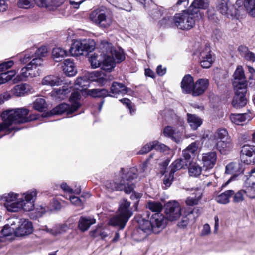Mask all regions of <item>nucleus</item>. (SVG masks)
Here are the masks:
<instances>
[{"mask_svg":"<svg viewBox=\"0 0 255 255\" xmlns=\"http://www.w3.org/2000/svg\"><path fill=\"white\" fill-rule=\"evenodd\" d=\"M246 195L250 198H255V183H253L251 186L245 190Z\"/></svg>","mask_w":255,"mask_h":255,"instance_id":"nucleus-60","label":"nucleus"},{"mask_svg":"<svg viewBox=\"0 0 255 255\" xmlns=\"http://www.w3.org/2000/svg\"><path fill=\"white\" fill-rule=\"evenodd\" d=\"M181 206L177 201L168 202L165 210L166 219L171 221L177 220L181 215Z\"/></svg>","mask_w":255,"mask_h":255,"instance_id":"nucleus-9","label":"nucleus"},{"mask_svg":"<svg viewBox=\"0 0 255 255\" xmlns=\"http://www.w3.org/2000/svg\"><path fill=\"white\" fill-rule=\"evenodd\" d=\"M247 87L234 88L235 95L232 101V105L236 108L243 107L247 104V100L245 97L247 92Z\"/></svg>","mask_w":255,"mask_h":255,"instance_id":"nucleus-12","label":"nucleus"},{"mask_svg":"<svg viewBox=\"0 0 255 255\" xmlns=\"http://www.w3.org/2000/svg\"><path fill=\"white\" fill-rule=\"evenodd\" d=\"M238 51L241 56L243 57L246 60L253 62L255 61V54L249 51L248 47L246 46H240L238 48Z\"/></svg>","mask_w":255,"mask_h":255,"instance_id":"nucleus-33","label":"nucleus"},{"mask_svg":"<svg viewBox=\"0 0 255 255\" xmlns=\"http://www.w3.org/2000/svg\"><path fill=\"white\" fill-rule=\"evenodd\" d=\"M209 5V0H194L188 9L190 12L197 15L199 9H205L208 7Z\"/></svg>","mask_w":255,"mask_h":255,"instance_id":"nucleus-24","label":"nucleus"},{"mask_svg":"<svg viewBox=\"0 0 255 255\" xmlns=\"http://www.w3.org/2000/svg\"><path fill=\"white\" fill-rule=\"evenodd\" d=\"M194 79L190 75H186L181 83V87L183 93L186 94H192L194 88Z\"/></svg>","mask_w":255,"mask_h":255,"instance_id":"nucleus-22","label":"nucleus"},{"mask_svg":"<svg viewBox=\"0 0 255 255\" xmlns=\"http://www.w3.org/2000/svg\"><path fill=\"white\" fill-rule=\"evenodd\" d=\"M102 54L100 56L92 55L89 62L93 68L101 66V69L107 71H111L115 66L116 61L121 62L125 59V55L121 49H114L112 44L106 41L100 44Z\"/></svg>","mask_w":255,"mask_h":255,"instance_id":"nucleus-1","label":"nucleus"},{"mask_svg":"<svg viewBox=\"0 0 255 255\" xmlns=\"http://www.w3.org/2000/svg\"><path fill=\"white\" fill-rule=\"evenodd\" d=\"M188 172L190 176L197 177L201 173L202 167L196 163H190L188 167Z\"/></svg>","mask_w":255,"mask_h":255,"instance_id":"nucleus-45","label":"nucleus"},{"mask_svg":"<svg viewBox=\"0 0 255 255\" xmlns=\"http://www.w3.org/2000/svg\"><path fill=\"white\" fill-rule=\"evenodd\" d=\"M244 7L248 14L253 17H255V0H244Z\"/></svg>","mask_w":255,"mask_h":255,"instance_id":"nucleus-44","label":"nucleus"},{"mask_svg":"<svg viewBox=\"0 0 255 255\" xmlns=\"http://www.w3.org/2000/svg\"><path fill=\"white\" fill-rule=\"evenodd\" d=\"M234 81L233 85L234 88L247 87V80L246 79L243 67L239 66L237 67L234 74Z\"/></svg>","mask_w":255,"mask_h":255,"instance_id":"nucleus-13","label":"nucleus"},{"mask_svg":"<svg viewBox=\"0 0 255 255\" xmlns=\"http://www.w3.org/2000/svg\"><path fill=\"white\" fill-rule=\"evenodd\" d=\"M150 219L153 228L154 232L157 233L158 232L156 231V228L163 229L165 226L167 219L160 213L153 214Z\"/></svg>","mask_w":255,"mask_h":255,"instance_id":"nucleus-18","label":"nucleus"},{"mask_svg":"<svg viewBox=\"0 0 255 255\" xmlns=\"http://www.w3.org/2000/svg\"><path fill=\"white\" fill-rule=\"evenodd\" d=\"M33 92V88L26 83L17 85L11 90L12 93L17 97L24 96Z\"/></svg>","mask_w":255,"mask_h":255,"instance_id":"nucleus-19","label":"nucleus"},{"mask_svg":"<svg viewBox=\"0 0 255 255\" xmlns=\"http://www.w3.org/2000/svg\"><path fill=\"white\" fill-rule=\"evenodd\" d=\"M33 231V227L31 222L24 219L18 228L14 231L16 236H23L31 233Z\"/></svg>","mask_w":255,"mask_h":255,"instance_id":"nucleus-21","label":"nucleus"},{"mask_svg":"<svg viewBox=\"0 0 255 255\" xmlns=\"http://www.w3.org/2000/svg\"><path fill=\"white\" fill-rule=\"evenodd\" d=\"M153 149H155L157 150H160L161 151H165L168 149V147L164 144H159L157 141H154L152 142L149 143V144H146L140 150L139 153L140 154H146Z\"/></svg>","mask_w":255,"mask_h":255,"instance_id":"nucleus-25","label":"nucleus"},{"mask_svg":"<svg viewBox=\"0 0 255 255\" xmlns=\"http://www.w3.org/2000/svg\"><path fill=\"white\" fill-rule=\"evenodd\" d=\"M152 231L153 232V228L150 220L143 221L137 230L140 234H142L143 239L146 238L149 233Z\"/></svg>","mask_w":255,"mask_h":255,"instance_id":"nucleus-32","label":"nucleus"},{"mask_svg":"<svg viewBox=\"0 0 255 255\" xmlns=\"http://www.w3.org/2000/svg\"><path fill=\"white\" fill-rule=\"evenodd\" d=\"M80 93L78 91L73 92L69 98L70 101L72 103L71 106L74 110L76 111L80 107V104L78 102V100L80 98Z\"/></svg>","mask_w":255,"mask_h":255,"instance_id":"nucleus-49","label":"nucleus"},{"mask_svg":"<svg viewBox=\"0 0 255 255\" xmlns=\"http://www.w3.org/2000/svg\"><path fill=\"white\" fill-rule=\"evenodd\" d=\"M217 149L221 154H226L233 147V144L231 138L217 141L216 142Z\"/></svg>","mask_w":255,"mask_h":255,"instance_id":"nucleus-27","label":"nucleus"},{"mask_svg":"<svg viewBox=\"0 0 255 255\" xmlns=\"http://www.w3.org/2000/svg\"><path fill=\"white\" fill-rule=\"evenodd\" d=\"M90 75L92 81H96L101 85H104L107 82L105 75L102 71L93 72Z\"/></svg>","mask_w":255,"mask_h":255,"instance_id":"nucleus-43","label":"nucleus"},{"mask_svg":"<svg viewBox=\"0 0 255 255\" xmlns=\"http://www.w3.org/2000/svg\"><path fill=\"white\" fill-rule=\"evenodd\" d=\"M13 64V61L11 60L0 64V72L11 67Z\"/></svg>","mask_w":255,"mask_h":255,"instance_id":"nucleus-62","label":"nucleus"},{"mask_svg":"<svg viewBox=\"0 0 255 255\" xmlns=\"http://www.w3.org/2000/svg\"><path fill=\"white\" fill-rule=\"evenodd\" d=\"M15 229L11 226L6 225L3 227V228L1 230L2 235L4 236H8L12 235L13 233L14 234Z\"/></svg>","mask_w":255,"mask_h":255,"instance_id":"nucleus-59","label":"nucleus"},{"mask_svg":"<svg viewBox=\"0 0 255 255\" xmlns=\"http://www.w3.org/2000/svg\"><path fill=\"white\" fill-rule=\"evenodd\" d=\"M147 208L152 212L160 213L163 208L162 204L159 201H149L146 205Z\"/></svg>","mask_w":255,"mask_h":255,"instance_id":"nucleus-46","label":"nucleus"},{"mask_svg":"<svg viewBox=\"0 0 255 255\" xmlns=\"http://www.w3.org/2000/svg\"><path fill=\"white\" fill-rule=\"evenodd\" d=\"M132 215L130 202L127 199H123L119 202L118 213L110 219L109 224L113 226H118L120 229H123Z\"/></svg>","mask_w":255,"mask_h":255,"instance_id":"nucleus-4","label":"nucleus"},{"mask_svg":"<svg viewBox=\"0 0 255 255\" xmlns=\"http://www.w3.org/2000/svg\"><path fill=\"white\" fill-rule=\"evenodd\" d=\"M241 165L240 163L237 162H233L228 164L226 167V173L228 174H233V176L227 181L224 184H223L222 187L226 186L229 184L230 181L232 180L235 176H237L242 172Z\"/></svg>","mask_w":255,"mask_h":255,"instance_id":"nucleus-20","label":"nucleus"},{"mask_svg":"<svg viewBox=\"0 0 255 255\" xmlns=\"http://www.w3.org/2000/svg\"><path fill=\"white\" fill-rule=\"evenodd\" d=\"M241 159L244 163L250 164L255 163V146L244 145L241 150Z\"/></svg>","mask_w":255,"mask_h":255,"instance_id":"nucleus-11","label":"nucleus"},{"mask_svg":"<svg viewBox=\"0 0 255 255\" xmlns=\"http://www.w3.org/2000/svg\"><path fill=\"white\" fill-rule=\"evenodd\" d=\"M198 149V146L196 142H193L189 145L183 152V156L185 160H189L192 156L194 155L195 152Z\"/></svg>","mask_w":255,"mask_h":255,"instance_id":"nucleus-38","label":"nucleus"},{"mask_svg":"<svg viewBox=\"0 0 255 255\" xmlns=\"http://www.w3.org/2000/svg\"><path fill=\"white\" fill-rule=\"evenodd\" d=\"M70 91L71 90L68 88L67 86L64 85L62 88H55L52 92L55 96H57L60 99H63L65 95L69 93Z\"/></svg>","mask_w":255,"mask_h":255,"instance_id":"nucleus-48","label":"nucleus"},{"mask_svg":"<svg viewBox=\"0 0 255 255\" xmlns=\"http://www.w3.org/2000/svg\"><path fill=\"white\" fill-rule=\"evenodd\" d=\"M95 223L96 219L92 217L81 216L78 221V227L82 232H85Z\"/></svg>","mask_w":255,"mask_h":255,"instance_id":"nucleus-26","label":"nucleus"},{"mask_svg":"<svg viewBox=\"0 0 255 255\" xmlns=\"http://www.w3.org/2000/svg\"><path fill=\"white\" fill-rule=\"evenodd\" d=\"M191 191L190 196L186 199V203L189 206L197 205L202 198L203 190L201 188H196Z\"/></svg>","mask_w":255,"mask_h":255,"instance_id":"nucleus-23","label":"nucleus"},{"mask_svg":"<svg viewBox=\"0 0 255 255\" xmlns=\"http://www.w3.org/2000/svg\"><path fill=\"white\" fill-rule=\"evenodd\" d=\"M46 101L42 98H37L33 104L34 108L39 111H42L46 108Z\"/></svg>","mask_w":255,"mask_h":255,"instance_id":"nucleus-55","label":"nucleus"},{"mask_svg":"<svg viewBox=\"0 0 255 255\" xmlns=\"http://www.w3.org/2000/svg\"><path fill=\"white\" fill-rule=\"evenodd\" d=\"M127 184L124 180H121L120 178L116 179L115 181H107L105 183L106 188L110 191H122L124 190L126 193H130L134 189L135 185L134 184H129V183Z\"/></svg>","mask_w":255,"mask_h":255,"instance_id":"nucleus-7","label":"nucleus"},{"mask_svg":"<svg viewBox=\"0 0 255 255\" xmlns=\"http://www.w3.org/2000/svg\"><path fill=\"white\" fill-rule=\"evenodd\" d=\"M34 0H19L17 5L20 8H30L34 5Z\"/></svg>","mask_w":255,"mask_h":255,"instance_id":"nucleus-56","label":"nucleus"},{"mask_svg":"<svg viewBox=\"0 0 255 255\" xmlns=\"http://www.w3.org/2000/svg\"><path fill=\"white\" fill-rule=\"evenodd\" d=\"M189 218L187 216H183L181 220L178 223V226L180 228H185L189 223Z\"/></svg>","mask_w":255,"mask_h":255,"instance_id":"nucleus-63","label":"nucleus"},{"mask_svg":"<svg viewBox=\"0 0 255 255\" xmlns=\"http://www.w3.org/2000/svg\"><path fill=\"white\" fill-rule=\"evenodd\" d=\"M87 94L95 98H101L111 96L108 90L105 89H93L88 90Z\"/></svg>","mask_w":255,"mask_h":255,"instance_id":"nucleus-41","label":"nucleus"},{"mask_svg":"<svg viewBox=\"0 0 255 255\" xmlns=\"http://www.w3.org/2000/svg\"><path fill=\"white\" fill-rule=\"evenodd\" d=\"M34 1L38 6L46 8L49 10H53L56 7L54 0H34Z\"/></svg>","mask_w":255,"mask_h":255,"instance_id":"nucleus-42","label":"nucleus"},{"mask_svg":"<svg viewBox=\"0 0 255 255\" xmlns=\"http://www.w3.org/2000/svg\"><path fill=\"white\" fill-rule=\"evenodd\" d=\"M217 160V154L215 152H210L202 154V161L203 169L207 171L212 169Z\"/></svg>","mask_w":255,"mask_h":255,"instance_id":"nucleus-15","label":"nucleus"},{"mask_svg":"<svg viewBox=\"0 0 255 255\" xmlns=\"http://www.w3.org/2000/svg\"><path fill=\"white\" fill-rule=\"evenodd\" d=\"M29 69L27 68V65L26 67L23 68L21 70L20 74L17 75L13 80L14 83H17L20 81L25 80V79L29 77L28 76Z\"/></svg>","mask_w":255,"mask_h":255,"instance_id":"nucleus-51","label":"nucleus"},{"mask_svg":"<svg viewBox=\"0 0 255 255\" xmlns=\"http://www.w3.org/2000/svg\"><path fill=\"white\" fill-rule=\"evenodd\" d=\"M188 165L187 160L182 159H178L176 160L174 162L172 163L171 167V172H173V173L177 170H179L185 166H187Z\"/></svg>","mask_w":255,"mask_h":255,"instance_id":"nucleus-47","label":"nucleus"},{"mask_svg":"<svg viewBox=\"0 0 255 255\" xmlns=\"http://www.w3.org/2000/svg\"><path fill=\"white\" fill-rule=\"evenodd\" d=\"M174 178V173L173 172H170L168 174H165L163 179V184L165 185V188L171 186Z\"/></svg>","mask_w":255,"mask_h":255,"instance_id":"nucleus-58","label":"nucleus"},{"mask_svg":"<svg viewBox=\"0 0 255 255\" xmlns=\"http://www.w3.org/2000/svg\"><path fill=\"white\" fill-rule=\"evenodd\" d=\"M213 137L217 141L230 138L227 131L225 129H218L213 135Z\"/></svg>","mask_w":255,"mask_h":255,"instance_id":"nucleus-50","label":"nucleus"},{"mask_svg":"<svg viewBox=\"0 0 255 255\" xmlns=\"http://www.w3.org/2000/svg\"><path fill=\"white\" fill-rule=\"evenodd\" d=\"M234 194V191L232 190L225 191L216 197V201L220 204H228L230 202V198L233 196Z\"/></svg>","mask_w":255,"mask_h":255,"instance_id":"nucleus-36","label":"nucleus"},{"mask_svg":"<svg viewBox=\"0 0 255 255\" xmlns=\"http://www.w3.org/2000/svg\"><path fill=\"white\" fill-rule=\"evenodd\" d=\"M175 133V130L171 126H167L164 129L163 134L165 136L173 138Z\"/></svg>","mask_w":255,"mask_h":255,"instance_id":"nucleus-61","label":"nucleus"},{"mask_svg":"<svg viewBox=\"0 0 255 255\" xmlns=\"http://www.w3.org/2000/svg\"><path fill=\"white\" fill-rule=\"evenodd\" d=\"M216 9L227 18L233 17L236 15V10L229 0H217Z\"/></svg>","mask_w":255,"mask_h":255,"instance_id":"nucleus-10","label":"nucleus"},{"mask_svg":"<svg viewBox=\"0 0 255 255\" xmlns=\"http://www.w3.org/2000/svg\"><path fill=\"white\" fill-rule=\"evenodd\" d=\"M24 200L19 201L17 199V194L9 193L7 195L0 197L5 202L4 207L9 212H18L22 209L25 211H30L34 208V201L36 199L37 192L35 190L28 191L24 194Z\"/></svg>","mask_w":255,"mask_h":255,"instance_id":"nucleus-2","label":"nucleus"},{"mask_svg":"<svg viewBox=\"0 0 255 255\" xmlns=\"http://www.w3.org/2000/svg\"><path fill=\"white\" fill-rule=\"evenodd\" d=\"M89 81L86 77H79L75 81V85L81 88V91L86 90L89 86Z\"/></svg>","mask_w":255,"mask_h":255,"instance_id":"nucleus-53","label":"nucleus"},{"mask_svg":"<svg viewBox=\"0 0 255 255\" xmlns=\"http://www.w3.org/2000/svg\"><path fill=\"white\" fill-rule=\"evenodd\" d=\"M75 111L72 107L66 103H62L59 104L51 111V113L53 115H60L64 112H66L67 115L70 114Z\"/></svg>","mask_w":255,"mask_h":255,"instance_id":"nucleus-30","label":"nucleus"},{"mask_svg":"<svg viewBox=\"0 0 255 255\" xmlns=\"http://www.w3.org/2000/svg\"><path fill=\"white\" fill-rule=\"evenodd\" d=\"M90 20L96 24L103 28L109 27L112 23L110 17H107L103 11L97 9L90 15Z\"/></svg>","mask_w":255,"mask_h":255,"instance_id":"nucleus-8","label":"nucleus"},{"mask_svg":"<svg viewBox=\"0 0 255 255\" xmlns=\"http://www.w3.org/2000/svg\"><path fill=\"white\" fill-rule=\"evenodd\" d=\"M47 48L45 46H42L35 51L27 52L24 57L20 59V61L22 63H26L33 58H39L42 60V58L45 57L47 55Z\"/></svg>","mask_w":255,"mask_h":255,"instance_id":"nucleus-14","label":"nucleus"},{"mask_svg":"<svg viewBox=\"0 0 255 255\" xmlns=\"http://www.w3.org/2000/svg\"><path fill=\"white\" fill-rule=\"evenodd\" d=\"M245 195H246V192L244 190H240L236 193H234L233 197V202L236 204L242 202L245 199Z\"/></svg>","mask_w":255,"mask_h":255,"instance_id":"nucleus-52","label":"nucleus"},{"mask_svg":"<svg viewBox=\"0 0 255 255\" xmlns=\"http://www.w3.org/2000/svg\"><path fill=\"white\" fill-rule=\"evenodd\" d=\"M121 176V180H124L126 184L129 183V184H133L132 180L137 177V170L135 167L130 168L123 169L122 168L120 171ZM128 186V185H127Z\"/></svg>","mask_w":255,"mask_h":255,"instance_id":"nucleus-17","label":"nucleus"},{"mask_svg":"<svg viewBox=\"0 0 255 255\" xmlns=\"http://www.w3.org/2000/svg\"><path fill=\"white\" fill-rule=\"evenodd\" d=\"M42 60L39 58H33L28 64L27 68L29 69L28 76L33 78L39 75L38 66L41 65Z\"/></svg>","mask_w":255,"mask_h":255,"instance_id":"nucleus-29","label":"nucleus"},{"mask_svg":"<svg viewBox=\"0 0 255 255\" xmlns=\"http://www.w3.org/2000/svg\"><path fill=\"white\" fill-rule=\"evenodd\" d=\"M209 80L207 79L201 78L194 83L192 96H199L202 95L207 89L209 86Z\"/></svg>","mask_w":255,"mask_h":255,"instance_id":"nucleus-16","label":"nucleus"},{"mask_svg":"<svg viewBox=\"0 0 255 255\" xmlns=\"http://www.w3.org/2000/svg\"><path fill=\"white\" fill-rule=\"evenodd\" d=\"M43 85L47 86H58L63 84V81L59 77L54 75H49L45 76L41 81Z\"/></svg>","mask_w":255,"mask_h":255,"instance_id":"nucleus-28","label":"nucleus"},{"mask_svg":"<svg viewBox=\"0 0 255 255\" xmlns=\"http://www.w3.org/2000/svg\"><path fill=\"white\" fill-rule=\"evenodd\" d=\"M95 43L92 39L76 40L69 50L73 56H78L83 54L84 51L91 52L95 49Z\"/></svg>","mask_w":255,"mask_h":255,"instance_id":"nucleus-6","label":"nucleus"},{"mask_svg":"<svg viewBox=\"0 0 255 255\" xmlns=\"http://www.w3.org/2000/svg\"><path fill=\"white\" fill-rule=\"evenodd\" d=\"M195 14L189 11H183L174 16L175 26L181 30H189L193 27L195 24Z\"/></svg>","mask_w":255,"mask_h":255,"instance_id":"nucleus-5","label":"nucleus"},{"mask_svg":"<svg viewBox=\"0 0 255 255\" xmlns=\"http://www.w3.org/2000/svg\"><path fill=\"white\" fill-rule=\"evenodd\" d=\"M29 110L24 108L10 109L5 111L1 115L3 121L9 127L13 123H26L36 119L35 116H28Z\"/></svg>","mask_w":255,"mask_h":255,"instance_id":"nucleus-3","label":"nucleus"},{"mask_svg":"<svg viewBox=\"0 0 255 255\" xmlns=\"http://www.w3.org/2000/svg\"><path fill=\"white\" fill-rule=\"evenodd\" d=\"M63 68L65 74L69 76H73L76 73L74 63L70 59H67L64 61Z\"/></svg>","mask_w":255,"mask_h":255,"instance_id":"nucleus-37","label":"nucleus"},{"mask_svg":"<svg viewBox=\"0 0 255 255\" xmlns=\"http://www.w3.org/2000/svg\"><path fill=\"white\" fill-rule=\"evenodd\" d=\"M128 92V89L123 84L114 82L110 89V92L113 94H125Z\"/></svg>","mask_w":255,"mask_h":255,"instance_id":"nucleus-35","label":"nucleus"},{"mask_svg":"<svg viewBox=\"0 0 255 255\" xmlns=\"http://www.w3.org/2000/svg\"><path fill=\"white\" fill-rule=\"evenodd\" d=\"M68 229L67 225H59L51 230L52 234L57 235L59 234H62L65 232Z\"/></svg>","mask_w":255,"mask_h":255,"instance_id":"nucleus-57","label":"nucleus"},{"mask_svg":"<svg viewBox=\"0 0 255 255\" xmlns=\"http://www.w3.org/2000/svg\"><path fill=\"white\" fill-rule=\"evenodd\" d=\"M70 200L71 202L76 206H82V202L80 198L76 196H70Z\"/></svg>","mask_w":255,"mask_h":255,"instance_id":"nucleus-64","label":"nucleus"},{"mask_svg":"<svg viewBox=\"0 0 255 255\" xmlns=\"http://www.w3.org/2000/svg\"><path fill=\"white\" fill-rule=\"evenodd\" d=\"M187 116L188 122L193 130H196L202 125V120L197 115L188 113Z\"/></svg>","mask_w":255,"mask_h":255,"instance_id":"nucleus-31","label":"nucleus"},{"mask_svg":"<svg viewBox=\"0 0 255 255\" xmlns=\"http://www.w3.org/2000/svg\"><path fill=\"white\" fill-rule=\"evenodd\" d=\"M202 57L200 64L201 66L204 68H208L213 62V58L211 52L209 51L207 53L203 52L201 53Z\"/></svg>","mask_w":255,"mask_h":255,"instance_id":"nucleus-39","label":"nucleus"},{"mask_svg":"<svg viewBox=\"0 0 255 255\" xmlns=\"http://www.w3.org/2000/svg\"><path fill=\"white\" fill-rule=\"evenodd\" d=\"M159 24L163 27H171L175 26L174 16L173 17L168 16L163 18L160 21Z\"/></svg>","mask_w":255,"mask_h":255,"instance_id":"nucleus-54","label":"nucleus"},{"mask_svg":"<svg viewBox=\"0 0 255 255\" xmlns=\"http://www.w3.org/2000/svg\"><path fill=\"white\" fill-rule=\"evenodd\" d=\"M67 55V51L61 47H55L52 51V57L56 62L62 61Z\"/></svg>","mask_w":255,"mask_h":255,"instance_id":"nucleus-34","label":"nucleus"},{"mask_svg":"<svg viewBox=\"0 0 255 255\" xmlns=\"http://www.w3.org/2000/svg\"><path fill=\"white\" fill-rule=\"evenodd\" d=\"M230 118L232 123L236 125H243V122L249 119V116L246 113L232 114Z\"/></svg>","mask_w":255,"mask_h":255,"instance_id":"nucleus-40","label":"nucleus"}]
</instances>
